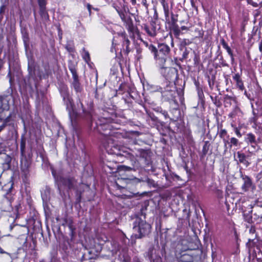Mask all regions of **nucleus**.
Segmentation results:
<instances>
[{
  "label": "nucleus",
  "mask_w": 262,
  "mask_h": 262,
  "mask_svg": "<svg viewBox=\"0 0 262 262\" xmlns=\"http://www.w3.org/2000/svg\"><path fill=\"white\" fill-rule=\"evenodd\" d=\"M188 29H187V27H185V26H182L181 27V30H187Z\"/></svg>",
  "instance_id": "54"
},
{
  "label": "nucleus",
  "mask_w": 262,
  "mask_h": 262,
  "mask_svg": "<svg viewBox=\"0 0 262 262\" xmlns=\"http://www.w3.org/2000/svg\"><path fill=\"white\" fill-rule=\"evenodd\" d=\"M113 7L115 9L118 13L122 21L124 22L128 27L130 31L133 30V24L131 18L127 15L126 11L124 7H119L115 4H113Z\"/></svg>",
  "instance_id": "7"
},
{
  "label": "nucleus",
  "mask_w": 262,
  "mask_h": 262,
  "mask_svg": "<svg viewBox=\"0 0 262 262\" xmlns=\"http://www.w3.org/2000/svg\"><path fill=\"white\" fill-rule=\"evenodd\" d=\"M253 240H254V239H252V238H249V239H248V242H249V243H250V242H252Z\"/></svg>",
  "instance_id": "62"
},
{
  "label": "nucleus",
  "mask_w": 262,
  "mask_h": 262,
  "mask_svg": "<svg viewBox=\"0 0 262 262\" xmlns=\"http://www.w3.org/2000/svg\"><path fill=\"white\" fill-rule=\"evenodd\" d=\"M149 50L154 54L156 63L158 66L165 65L166 61L169 58L170 49L169 47L165 43H160L157 48L152 45L148 47Z\"/></svg>",
  "instance_id": "2"
},
{
  "label": "nucleus",
  "mask_w": 262,
  "mask_h": 262,
  "mask_svg": "<svg viewBox=\"0 0 262 262\" xmlns=\"http://www.w3.org/2000/svg\"><path fill=\"white\" fill-rule=\"evenodd\" d=\"M73 81L72 83V87L74 88L76 93L81 92L82 88L80 86V84L79 82L78 79V76L73 77Z\"/></svg>",
  "instance_id": "24"
},
{
  "label": "nucleus",
  "mask_w": 262,
  "mask_h": 262,
  "mask_svg": "<svg viewBox=\"0 0 262 262\" xmlns=\"http://www.w3.org/2000/svg\"><path fill=\"white\" fill-rule=\"evenodd\" d=\"M227 131L225 129H221L220 133H219V136L222 138H225V137L227 135Z\"/></svg>",
  "instance_id": "41"
},
{
  "label": "nucleus",
  "mask_w": 262,
  "mask_h": 262,
  "mask_svg": "<svg viewBox=\"0 0 262 262\" xmlns=\"http://www.w3.org/2000/svg\"><path fill=\"white\" fill-rule=\"evenodd\" d=\"M133 229L135 231H137L138 233V234L137 235V237L141 238L150 233L151 226L144 219L137 217L133 223Z\"/></svg>",
  "instance_id": "3"
},
{
  "label": "nucleus",
  "mask_w": 262,
  "mask_h": 262,
  "mask_svg": "<svg viewBox=\"0 0 262 262\" xmlns=\"http://www.w3.org/2000/svg\"><path fill=\"white\" fill-rule=\"evenodd\" d=\"M150 251H149V252H148V256H149V258L150 259V260H153V259H152V257L151 254L150 253Z\"/></svg>",
  "instance_id": "56"
},
{
  "label": "nucleus",
  "mask_w": 262,
  "mask_h": 262,
  "mask_svg": "<svg viewBox=\"0 0 262 262\" xmlns=\"http://www.w3.org/2000/svg\"><path fill=\"white\" fill-rule=\"evenodd\" d=\"M209 147L210 144L209 142L207 141H205L202 149V152L204 155H206L207 154Z\"/></svg>",
  "instance_id": "34"
},
{
  "label": "nucleus",
  "mask_w": 262,
  "mask_h": 262,
  "mask_svg": "<svg viewBox=\"0 0 262 262\" xmlns=\"http://www.w3.org/2000/svg\"><path fill=\"white\" fill-rule=\"evenodd\" d=\"M230 58H231V63H233L234 62V58L233 54H232V55H230Z\"/></svg>",
  "instance_id": "51"
},
{
  "label": "nucleus",
  "mask_w": 262,
  "mask_h": 262,
  "mask_svg": "<svg viewBox=\"0 0 262 262\" xmlns=\"http://www.w3.org/2000/svg\"><path fill=\"white\" fill-rule=\"evenodd\" d=\"M221 44L223 47L227 51L228 54L230 55H232L233 54V52L230 47L228 45L227 43L225 41L224 39H222L221 40Z\"/></svg>",
  "instance_id": "30"
},
{
  "label": "nucleus",
  "mask_w": 262,
  "mask_h": 262,
  "mask_svg": "<svg viewBox=\"0 0 262 262\" xmlns=\"http://www.w3.org/2000/svg\"><path fill=\"white\" fill-rule=\"evenodd\" d=\"M228 149L230 150L232 149L233 145L231 144V143L229 142V143L228 144Z\"/></svg>",
  "instance_id": "55"
},
{
  "label": "nucleus",
  "mask_w": 262,
  "mask_h": 262,
  "mask_svg": "<svg viewBox=\"0 0 262 262\" xmlns=\"http://www.w3.org/2000/svg\"><path fill=\"white\" fill-rule=\"evenodd\" d=\"M39 14L43 21L46 22L49 20V15L46 8L40 9Z\"/></svg>",
  "instance_id": "27"
},
{
  "label": "nucleus",
  "mask_w": 262,
  "mask_h": 262,
  "mask_svg": "<svg viewBox=\"0 0 262 262\" xmlns=\"http://www.w3.org/2000/svg\"><path fill=\"white\" fill-rule=\"evenodd\" d=\"M108 136L106 137L103 141V146L106 151L110 155H115L118 156H123L124 154L131 155L134 154L146 166H149L151 164L149 153L145 150L138 149L137 151L124 146L119 145L115 138H118L120 135L117 132L108 133Z\"/></svg>",
  "instance_id": "1"
},
{
  "label": "nucleus",
  "mask_w": 262,
  "mask_h": 262,
  "mask_svg": "<svg viewBox=\"0 0 262 262\" xmlns=\"http://www.w3.org/2000/svg\"><path fill=\"white\" fill-rule=\"evenodd\" d=\"M60 92L64 103L67 106V110L68 111L69 117L72 122L73 120L76 117V114L73 110L72 100L70 96L68 87L63 85L61 87Z\"/></svg>",
  "instance_id": "4"
},
{
  "label": "nucleus",
  "mask_w": 262,
  "mask_h": 262,
  "mask_svg": "<svg viewBox=\"0 0 262 262\" xmlns=\"http://www.w3.org/2000/svg\"><path fill=\"white\" fill-rule=\"evenodd\" d=\"M237 157L239 162L243 163L246 167L248 166L250 164L249 162L246 159V155L241 151H238L236 153Z\"/></svg>",
  "instance_id": "21"
},
{
  "label": "nucleus",
  "mask_w": 262,
  "mask_h": 262,
  "mask_svg": "<svg viewBox=\"0 0 262 262\" xmlns=\"http://www.w3.org/2000/svg\"><path fill=\"white\" fill-rule=\"evenodd\" d=\"M255 232V228L253 227H251L250 229H249V233L251 234H254Z\"/></svg>",
  "instance_id": "44"
},
{
  "label": "nucleus",
  "mask_w": 262,
  "mask_h": 262,
  "mask_svg": "<svg viewBox=\"0 0 262 262\" xmlns=\"http://www.w3.org/2000/svg\"><path fill=\"white\" fill-rule=\"evenodd\" d=\"M230 143L234 147H238L240 146L238 140L235 137H232L230 139Z\"/></svg>",
  "instance_id": "35"
},
{
  "label": "nucleus",
  "mask_w": 262,
  "mask_h": 262,
  "mask_svg": "<svg viewBox=\"0 0 262 262\" xmlns=\"http://www.w3.org/2000/svg\"><path fill=\"white\" fill-rule=\"evenodd\" d=\"M232 79L235 83V88L239 91H243L245 89L244 82L242 79L241 75L239 73H236L232 75Z\"/></svg>",
  "instance_id": "12"
},
{
  "label": "nucleus",
  "mask_w": 262,
  "mask_h": 262,
  "mask_svg": "<svg viewBox=\"0 0 262 262\" xmlns=\"http://www.w3.org/2000/svg\"><path fill=\"white\" fill-rule=\"evenodd\" d=\"M171 45L172 47H173V46H174L173 38L172 37H171Z\"/></svg>",
  "instance_id": "59"
},
{
  "label": "nucleus",
  "mask_w": 262,
  "mask_h": 262,
  "mask_svg": "<svg viewBox=\"0 0 262 262\" xmlns=\"http://www.w3.org/2000/svg\"><path fill=\"white\" fill-rule=\"evenodd\" d=\"M132 167H128V166H124L125 168V170H130L133 169L134 170H136L137 169H139L142 168L143 167L146 166L144 164L141 162L140 159L137 160L132 164Z\"/></svg>",
  "instance_id": "16"
},
{
  "label": "nucleus",
  "mask_w": 262,
  "mask_h": 262,
  "mask_svg": "<svg viewBox=\"0 0 262 262\" xmlns=\"http://www.w3.org/2000/svg\"><path fill=\"white\" fill-rule=\"evenodd\" d=\"M6 127V126L2 123V124L0 125V133L2 132Z\"/></svg>",
  "instance_id": "47"
},
{
  "label": "nucleus",
  "mask_w": 262,
  "mask_h": 262,
  "mask_svg": "<svg viewBox=\"0 0 262 262\" xmlns=\"http://www.w3.org/2000/svg\"><path fill=\"white\" fill-rule=\"evenodd\" d=\"M145 7V10L148 12L149 4L147 3V0H138Z\"/></svg>",
  "instance_id": "40"
},
{
  "label": "nucleus",
  "mask_w": 262,
  "mask_h": 262,
  "mask_svg": "<svg viewBox=\"0 0 262 262\" xmlns=\"http://www.w3.org/2000/svg\"><path fill=\"white\" fill-rule=\"evenodd\" d=\"M87 8L90 12V13H91V6L90 5V4H88L87 5Z\"/></svg>",
  "instance_id": "57"
},
{
  "label": "nucleus",
  "mask_w": 262,
  "mask_h": 262,
  "mask_svg": "<svg viewBox=\"0 0 262 262\" xmlns=\"http://www.w3.org/2000/svg\"><path fill=\"white\" fill-rule=\"evenodd\" d=\"M259 25L260 27H262V17H261V19L259 22Z\"/></svg>",
  "instance_id": "58"
},
{
  "label": "nucleus",
  "mask_w": 262,
  "mask_h": 262,
  "mask_svg": "<svg viewBox=\"0 0 262 262\" xmlns=\"http://www.w3.org/2000/svg\"><path fill=\"white\" fill-rule=\"evenodd\" d=\"M245 141L246 143H247L248 144H256L255 136L252 133L247 134Z\"/></svg>",
  "instance_id": "25"
},
{
  "label": "nucleus",
  "mask_w": 262,
  "mask_h": 262,
  "mask_svg": "<svg viewBox=\"0 0 262 262\" xmlns=\"http://www.w3.org/2000/svg\"><path fill=\"white\" fill-rule=\"evenodd\" d=\"M222 139H223V142L224 143V154H225L228 151V144L230 142V140H228V139H226L225 138H223Z\"/></svg>",
  "instance_id": "37"
},
{
  "label": "nucleus",
  "mask_w": 262,
  "mask_h": 262,
  "mask_svg": "<svg viewBox=\"0 0 262 262\" xmlns=\"http://www.w3.org/2000/svg\"><path fill=\"white\" fill-rule=\"evenodd\" d=\"M113 121L112 117L108 116V113L104 111L103 116L99 118L98 120L96 122V124L99 130L101 129L106 130H111L113 126L110 124Z\"/></svg>",
  "instance_id": "6"
},
{
  "label": "nucleus",
  "mask_w": 262,
  "mask_h": 262,
  "mask_svg": "<svg viewBox=\"0 0 262 262\" xmlns=\"http://www.w3.org/2000/svg\"><path fill=\"white\" fill-rule=\"evenodd\" d=\"M76 182L75 179L73 177H62L60 178L58 185L59 187L63 186L70 189L74 188Z\"/></svg>",
  "instance_id": "10"
},
{
  "label": "nucleus",
  "mask_w": 262,
  "mask_h": 262,
  "mask_svg": "<svg viewBox=\"0 0 262 262\" xmlns=\"http://www.w3.org/2000/svg\"><path fill=\"white\" fill-rule=\"evenodd\" d=\"M157 86H156L154 88V90H153V91H155V92H157V91H156V90H157ZM159 91L161 92V91Z\"/></svg>",
  "instance_id": "61"
},
{
  "label": "nucleus",
  "mask_w": 262,
  "mask_h": 262,
  "mask_svg": "<svg viewBox=\"0 0 262 262\" xmlns=\"http://www.w3.org/2000/svg\"><path fill=\"white\" fill-rule=\"evenodd\" d=\"M3 158L4 159V162L3 163V170L5 171L10 169L12 160L11 157L8 155H5Z\"/></svg>",
  "instance_id": "18"
},
{
  "label": "nucleus",
  "mask_w": 262,
  "mask_h": 262,
  "mask_svg": "<svg viewBox=\"0 0 262 262\" xmlns=\"http://www.w3.org/2000/svg\"><path fill=\"white\" fill-rule=\"evenodd\" d=\"M119 182L121 184H123V185H120L118 182L116 183L117 187L120 189L121 188H125L126 187V185L127 184H129L132 182L140 183L141 182H145L150 187H152L154 188H156L157 187V184L155 181L148 178H146L145 180L140 179L136 178H135L132 180L128 179H121Z\"/></svg>",
  "instance_id": "5"
},
{
  "label": "nucleus",
  "mask_w": 262,
  "mask_h": 262,
  "mask_svg": "<svg viewBox=\"0 0 262 262\" xmlns=\"http://www.w3.org/2000/svg\"><path fill=\"white\" fill-rule=\"evenodd\" d=\"M114 39L113 40V41H112V45L114 46Z\"/></svg>",
  "instance_id": "63"
},
{
  "label": "nucleus",
  "mask_w": 262,
  "mask_h": 262,
  "mask_svg": "<svg viewBox=\"0 0 262 262\" xmlns=\"http://www.w3.org/2000/svg\"><path fill=\"white\" fill-rule=\"evenodd\" d=\"M31 162L24 155L20 161V169L24 175L27 176L29 172Z\"/></svg>",
  "instance_id": "14"
},
{
  "label": "nucleus",
  "mask_w": 262,
  "mask_h": 262,
  "mask_svg": "<svg viewBox=\"0 0 262 262\" xmlns=\"http://www.w3.org/2000/svg\"><path fill=\"white\" fill-rule=\"evenodd\" d=\"M11 117V114H10L7 117L4 118L3 114L0 115V123H2L6 126L7 125H11L13 128H14V123H10Z\"/></svg>",
  "instance_id": "20"
},
{
  "label": "nucleus",
  "mask_w": 262,
  "mask_h": 262,
  "mask_svg": "<svg viewBox=\"0 0 262 262\" xmlns=\"http://www.w3.org/2000/svg\"><path fill=\"white\" fill-rule=\"evenodd\" d=\"M159 29L156 24L154 21H152L149 26L145 25L144 26V30L148 34V35L151 37L155 36L157 34V31Z\"/></svg>",
  "instance_id": "13"
},
{
  "label": "nucleus",
  "mask_w": 262,
  "mask_h": 262,
  "mask_svg": "<svg viewBox=\"0 0 262 262\" xmlns=\"http://www.w3.org/2000/svg\"><path fill=\"white\" fill-rule=\"evenodd\" d=\"M244 183L242 186V188L244 191H247L252 185V182L250 178L248 176H245L243 178Z\"/></svg>",
  "instance_id": "23"
},
{
  "label": "nucleus",
  "mask_w": 262,
  "mask_h": 262,
  "mask_svg": "<svg viewBox=\"0 0 262 262\" xmlns=\"http://www.w3.org/2000/svg\"><path fill=\"white\" fill-rule=\"evenodd\" d=\"M170 28L171 31H172L174 35L176 36H178L180 35L181 30L180 29V28L178 24L172 25H171Z\"/></svg>",
  "instance_id": "31"
},
{
  "label": "nucleus",
  "mask_w": 262,
  "mask_h": 262,
  "mask_svg": "<svg viewBox=\"0 0 262 262\" xmlns=\"http://www.w3.org/2000/svg\"><path fill=\"white\" fill-rule=\"evenodd\" d=\"M134 262H141L139 260V259L138 258H136L134 260Z\"/></svg>",
  "instance_id": "60"
},
{
  "label": "nucleus",
  "mask_w": 262,
  "mask_h": 262,
  "mask_svg": "<svg viewBox=\"0 0 262 262\" xmlns=\"http://www.w3.org/2000/svg\"><path fill=\"white\" fill-rule=\"evenodd\" d=\"M188 54L189 51L187 50L186 48H185L184 51L183 53V58L184 59H187L188 58Z\"/></svg>",
  "instance_id": "43"
},
{
  "label": "nucleus",
  "mask_w": 262,
  "mask_h": 262,
  "mask_svg": "<svg viewBox=\"0 0 262 262\" xmlns=\"http://www.w3.org/2000/svg\"><path fill=\"white\" fill-rule=\"evenodd\" d=\"M24 41L25 44L26 45L27 42L28 41V39H29L28 35L27 34H26L25 36L24 35Z\"/></svg>",
  "instance_id": "45"
},
{
  "label": "nucleus",
  "mask_w": 262,
  "mask_h": 262,
  "mask_svg": "<svg viewBox=\"0 0 262 262\" xmlns=\"http://www.w3.org/2000/svg\"><path fill=\"white\" fill-rule=\"evenodd\" d=\"M82 56L83 59L86 62H88L90 60V57L89 53L88 51L85 50L84 48L83 49L82 52Z\"/></svg>",
  "instance_id": "32"
},
{
  "label": "nucleus",
  "mask_w": 262,
  "mask_h": 262,
  "mask_svg": "<svg viewBox=\"0 0 262 262\" xmlns=\"http://www.w3.org/2000/svg\"><path fill=\"white\" fill-rule=\"evenodd\" d=\"M234 132H235V134H236V135L237 136V137H238V138H241L242 137V135L241 133L240 130H239V129L238 128H237V127L235 128Z\"/></svg>",
  "instance_id": "42"
},
{
  "label": "nucleus",
  "mask_w": 262,
  "mask_h": 262,
  "mask_svg": "<svg viewBox=\"0 0 262 262\" xmlns=\"http://www.w3.org/2000/svg\"><path fill=\"white\" fill-rule=\"evenodd\" d=\"M160 2L163 7L165 19L166 21H168L169 19V14L170 13L169 5L165 0H160Z\"/></svg>",
  "instance_id": "17"
},
{
  "label": "nucleus",
  "mask_w": 262,
  "mask_h": 262,
  "mask_svg": "<svg viewBox=\"0 0 262 262\" xmlns=\"http://www.w3.org/2000/svg\"><path fill=\"white\" fill-rule=\"evenodd\" d=\"M41 198L43 203H47L50 200V191L49 188H46L41 192Z\"/></svg>",
  "instance_id": "26"
},
{
  "label": "nucleus",
  "mask_w": 262,
  "mask_h": 262,
  "mask_svg": "<svg viewBox=\"0 0 262 262\" xmlns=\"http://www.w3.org/2000/svg\"><path fill=\"white\" fill-rule=\"evenodd\" d=\"M177 21H178L177 15H174L172 13H171V20H170L171 25L177 24Z\"/></svg>",
  "instance_id": "38"
},
{
  "label": "nucleus",
  "mask_w": 262,
  "mask_h": 262,
  "mask_svg": "<svg viewBox=\"0 0 262 262\" xmlns=\"http://www.w3.org/2000/svg\"><path fill=\"white\" fill-rule=\"evenodd\" d=\"M130 3L133 5H135L137 4V0H130Z\"/></svg>",
  "instance_id": "52"
},
{
  "label": "nucleus",
  "mask_w": 262,
  "mask_h": 262,
  "mask_svg": "<svg viewBox=\"0 0 262 262\" xmlns=\"http://www.w3.org/2000/svg\"><path fill=\"white\" fill-rule=\"evenodd\" d=\"M68 67H69V70L71 71V72L72 74L73 77H75V76H78V75L77 74L76 70L75 67V65H74V64H73L72 63V62L71 61H70L69 62Z\"/></svg>",
  "instance_id": "29"
},
{
  "label": "nucleus",
  "mask_w": 262,
  "mask_h": 262,
  "mask_svg": "<svg viewBox=\"0 0 262 262\" xmlns=\"http://www.w3.org/2000/svg\"><path fill=\"white\" fill-rule=\"evenodd\" d=\"M88 262H94V261L91 259V260H89Z\"/></svg>",
  "instance_id": "64"
},
{
  "label": "nucleus",
  "mask_w": 262,
  "mask_h": 262,
  "mask_svg": "<svg viewBox=\"0 0 262 262\" xmlns=\"http://www.w3.org/2000/svg\"><path fill=\"white\" fill-rule=\"evenodd\" d=\"M11 99H13L12 95L4 97L0 96V115L3 114L4 111H7L9 109V102Z\"/></svg>",
  "instance_id": "11"
},
{
  "label": "nucleus",
  "mask_w": 262,
  "mask_h": 262,
  "mask_svg": "<svg viewBox=\"0 0 262 262\" xmlns=\"http://www.w3.org/2000/svg\"><path fill=\"white\" fill-rule=\"evenodd\" d=\"M170 88L169 90H163V88L161 86H157L156 91H161L162 97L165 100H173L177 94L176 87L173 85L172 83H169L167 85V88Z\"/></svg>",
  "instance_id": "8"
},
{
  "label": "nucleus",
  "mask_w": 262,
  "mask_h": 262,
  "mask_svg": "<svg viewBox=\"0 0 262 262\" xmlns=\"http://www.w3.org/2000/svg\"><path fill=\"white\" fill-rule=\"evenodd\" d=\"M103 169L107 173H114L117 171L116 164L109 162L103 165Z\"/></svg>",
  "instance_id": "19"
},
{
  "label": "nucleus",
  "mask_w": 262,
  "mask_h": 262,
  "mask_svg": "<svg viewBox=\"0 0 262 262\" xmlns=\"http://www.w3.org/2000/svg\"><path fill=\"white\" fill-rule=\"evenodd\" d=\"M0 253H6L7 255H8L10 257H11V254L10 253L5 252L1 247H0Z\"/></svg>",
  "instance_id": "46"
},
{
  "label": "nucleus",
  "mask_w": 262,
  "mask_h": 262,
  "mask_svg": "<svg viewBox=\"0 0 262 262\" xmlns=\"http://www.w3.org/2000/svg\"><path fill=\"white\" fill-rule=\"evenodd\" d=\"M243 91H244V95L248 98L249 99L250 98V94H248L247 93V91L246 90V89H245V90H244Z\"/></svg>",
  "instance_id": "49"
},
{
  "label": "nucleus",
  "mask_w": 262,
  "mask_h": 262,
  "mask_svg": "<svg viewBox=\"0 0 262 262\" xmlns=\"http://www.w3.org/2000/svg\"><path fill=\"white\" fill-rule=\"evenodd\" d=\"M66 49L69 53H73L74 52V47L73 45L70 43H68L66 46Z\"/></svg>",
  "instance_id": "39"
},
{
  "label": "nucleus",
  "mask_w": 262,
  "mask_h": 262,
  "mask_svg": "<svg viewBox=\"0 0 262 262\" xmlns=\"http://www.w3.org/2000/svg\"><path fill=\"white\" fill-rule=\"evenodd\" d=\"M169 85V82L167 81L166 82V88H163V90H169L170 88L169 87V88H167V85Z\"/></svg>",
  "instance_id": "50"
},
{
  "label": "nucleus",
  "mask_w": 262,
  "mask_h": 262,
  "mask_svg": "<svg viewBox=\"0 0 262 262\" xmlns=\"http://www.w3.org/2000/svg\"><path fill=\"white\" fill-rule=\"evenodd\" d=\"M40 9L46 8L47 0H37Z\"/></svg>",
  "instance_id": "36"
},
{
  "label": "nucleus",
  "mask_w": 262,
  "mask_h": 262,
  "mask_svg": "<svg viewBox=\"0 0 262 262\" xmlns=\"http://www.w3.org/2000/svg\"><path fill=\"white\" fill-rule=\"evenodd\" d=\"M163 115L164 116L165 118H166L167 117V116H168V114L165 111H164L163 113H162Z\"/></svg>",
  "instance_id": "53"
},
{
  "label": "nucleus",
  "mask_w": 262,
  "mask_h": 262,
  "mask_svg": "<svg viewBox=\"0 0 262 262\" xmlns=\"http://www.w3.org/2000/svg\"><path fill=\"white\" fill-rule=\"evenodd\" d=\"M121 37L122 38V46L125 48L126 53L128 54L130 52V48L129 47L130 43V40L123 33L121 34Z\"/></svg>",
  "instance_id": "22"
},
{
  "label": "nucleus",
  "mask_w": 262,
  "mask_h": 262,
  "mask_svg": "<svg viewBox=\"0 0 262 262\" xmlns=\"http://www.w3.org/2000/svg\"><path fill=\"white\" fill-rule=\"evenodd\" d=\"M160 69L161 74L165 78V79L169 83L176 77V71L174 68L165 67V65L163 66H158Z\"/></svg>",
  "instance_id": "9"
},
{
  "label": "nucleus",
  "mask_w": 262,
  "mask_h": 262,
  "mask_svg": "<svg viewBox=\"0 0 262 262\" xmlns=\"http://www.w3.org/2000/svg\"><path fill=\"white\" fill-rule=\"evenodd\" d=\"M79 104L82 108V112L83 114V117L88 121H92L93 120V111L91 107H90L88 110H86L83 105L82 102L80 101Z\"/></svg>",
  "instance_id": "15"
},
{
  "label": "nucleus",
  "mask_w": 262,
  "mask_h": 262,
  "mask_svg": "<svg viewBox=\"0 0 262 262\" xmlns=\"http://www.w3.org/2000/svg\"><path fill=\"white\" fill-rule=\"evenodd\" d=\"M114 248L112 249V251H117L118 250V246L117 244L115 242H114Z\"/></svg>",
  "instance_id": "48"
},
{
  "label": "nucleus",
  "mask_w": 262,
  "mask_h": 262,
  "mask_svg": "<svg viewBox=\"0 0 262 262\" xmlns=\"http://www.w3.org/2000/svg\"><path fill=\"white\" fill-rule=\"evenodd\" d=\"M26 141L24 139H21L20 145V150L22 157H24L25 153Z\"/></svg>",
  "instance_id": "33"
},
{
  "label": "nucleus",
  "mask_w": 262,
  "mask_h": 262,
  "mask_svg": "<svg viewBox=\"0 0 262 262\" xmlns=\"http://www.w3.org/2000/svg\"><path fill=\"white\" fill-rule=\"evenodd\" d=\"M193 258L187 254H184L181 255L179 262H192Z\"/></svg>",
  "instance_id": "28"
}]
</instances>
